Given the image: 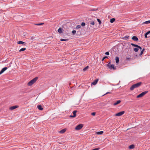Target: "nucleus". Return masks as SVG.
<instances>
[{
  "mask_svg": "<svg viewBox=\"0 0 150 150\" xmlns=\"http://www.w3.org/2000/svg\"><path fill=\"white\" fill-rule=\"evenodd\" d=\"M142 83L139 82L132 85L130 87V89L131 90H133L135 88H137L140 86L142 84Z\"/></svg>",
  "mask_w": 150,
  "mask_h": 150,
  "instance_id": "f257e3e1",
  "label": "nucleus"
},
{
  "mask_svg": "<svg viewBox=\"0 0 150 150\" xmlns=\"http://www.w3.org/2000/svg\"><path fill=\"white\" fill-rule=\"evenodd\" d=\"M38 79V77H36L35 78L31 80L28 83V86H31L32 85L33 83H34L36 82V81Z\"/></svg>",
  "mask_w": 150,
  "mask_h": 150,
  "instance_id": "f03ea898",
  "label": "nucleus"
},
{
  "mask_svg": "<svg viewBox=\"0 0 150 150\" xmlns=\"http://www.w3.org/2000/svg\"><path fill=\"white\" fill-rule=\"evenodd\" d=\"M148 93V91H146L144 92H142L139 95L137 96V98H139L142 97L144 96L145 94H146Z\"/></svg>",
  "mask_w": 150,
  "mask_h": 150,
  "instance_id": "7ed1b4c3",
  "label": "nucleus"
},
{
  "mask_svg": "<svg viewBox=\"0 0 150 150\" xmlns=\"http://www.w3.org/2000/svg\"><path fill=\"white\" fill-rule=\"evenodd\" d=\"M83 126V125L82 124H80L77 126L75 128V129L76 130H79L81 129Z\"/></svg>",
  "mask_w": 150,
  "mask_h": 150,
  "instance_id": "20e7f679",
  "label": "nucleus"
},
{
  "mask_svg": "<svg viewBox=\"0 0 150 150\" xmlns=\"http://www.w3.org/2000/svg\"><path fill=\"white\" fill-rule=\"evenodd\" d=\"M107 66L110 69H115V67H114V66L113 64H110V63L108 64Z\"/></svg>",
  "mask_w": 150,
  "mask_h": 150,
  "instance_id": "39448f33",
  "label": "nucleus"
},
{
  "mask_svg": "<svg viewBox=\"0 0 150 150\" xmlns=\"http://www.w3.org/2000/svg\"><path fill=\"white\" fill-rule=\"evenodd\" d=\"M125 113V112L124 111H122L120 112L117 113H116L115 115V116H121L122 115H123Z\"/></svg>",
  "mask_w": 150,
  "mask_h": 150,
  "instance_id": "423d86ee",
  "label": "nucleus"
},
{
  "mask_svg": "<svg viewBox=\"0 0 150 150\" xmlns=\"http://www.w3.org/2000/svg\"><path fill=\"white\" fill-rule=\"evenodd\" d=\"M77 111L74 110L73 111V115H70V117H74L76 116V113L77 112Z\"/></svg>",
  "mask_w": 150,
  "mask_h": 150,
  "instance_id": "0eeeda50",
  "label": "nucleus"
},
{
  "mask_svg": "<svg viewBox=\"0 0 150 150\" xmlns=\"http://www.w3.org/2000/svg\"><path fill=\"white\" fill-rule=\"evenodd\" d=\"M7 67H5L3 68L0 71V75L3 73L5 71H6L7 69Z\"/></svg>",
  "mask_w": 150,
  "mask_h": 150,
  "instance_id": "6e6552de",
  "label": "nucleus"
},
{
  "mask_svg": "<svg viewBox=\"0 0 150 150\" xmlns=\"http://www.w3.org/2000/svg\"><path fill=\"white\" fill-rule=\"evenodd\" d=\"M132 39L135 41H137L138 40V38L135 36H134L132 37Z\"/></svg>",
  "mask_w": 150,
  "mask_h": 150,
  "instance_id": "1a4fd4ad",
  "label": "nucleus"
},
{
  "mask_svg": "<svg viewBox=\"0 0 150 150\" xmlns=\"http://www.w3.org/2000/svg\"><path fill=\"white\" fill-rule=\"evenodd\" d=\"M98 81V79L95 80L94 81L91 83V84L95 85L96 84Z\"/></svg>",
  "mask_w": 150,
  "mask_h": 150,
  "instance_id": "9d476101",
  "label": "nucleus"
},
{
  "mask_svg": "<svg viewBox=\"0 0 150 150\" xmlns=\"http://www.w3.org/2000/svg\"><path fill=\"white\" fill-rule=\"evenodd\" d=\"M18 44H22L23 45H25L26 44V43L25 42L21 41H19L18 42Z\"/></svg>",
  "mask_w": 150,
  "mask_h": 150,
  "instance_id": "9b49d317",
  "label": "nucleus"
},
{
  "mask_svg": "<svg viewBox=\"0 0 150 150\" xmlns=\"http://www.w3.org/2000/svg\"><path fill=\"white\" fill-rule=\"evenodd\" d=\"M17 108L18 106H13L10 107V109L11 110H13Z\"/></svg>",
  "mask_w": 150,
  "mask_h": 150,
  "instance_id": "f8f14e48",
  "label": "nucleus"
},
{
  "mask_svg": "<svg viewBox=\"0 0 150 150\" xmlns=\"http://www.w3.org/2000/svg\"><path fill=\"white\" fill-rule=\"evenodd\" d=\"M66 130V129H64L59 132V133L61 134L64 133Z\"/></svg>",
  "mask_w": 150,
  "mask_h": 150,
  "instance_id": "ddd939ff",
  "label": "nucleus"
},
{
  "mask_svg": "<svg viewBox=\"0 0 150 150\" xmlns=\"http://www.w3.org/2000/svg\"><path fill=\"white\" fill-rule=\"evenodd\" d=\"M37 108L38 109L40 110H42L43 109L42 106L41 105H38L37 106Z\"/></svg>",
  "mask_w": 150,
  "mask_h": 150,
  "instance_id": "4468645a",
  "label": "nucleus"
},
{
  "mask_svg": "<svg viewBox=\"0 0 150 150\" xmlns=\"http://www.w3.org/2000/svg\"><path fill=\"white\" fill-rule=\"evenodd\" d=\"M120 102L121 101L120 100H118L116 102H115L114 103V105H117L120 103Z\"/></svg>",
  "mask_w": 150,
  "mask_h": 150,
  "instance_id": "2eb2a0df",
  "label": "nucleus"
},
{
  "mask_svg": "<svg viewBox=\"0 0 150 150\" xmlns=\"http://www.w3.org/2000/svg\"><path fill=\"white\" fill-rule=\"evenodd\" d=\"M116 62L117 64H118L119 62V58L118 57H116L115 58Z\"/></svg>",
  "mask_w": 150,
  "mask_h": 150,
  "instance_id": "dca6fc26",
  "label": "nucleus"
},
{
  "mask_svg": "<svg viewBox=\"0 0 150 150\" xmlns=\"http://www.w3.org/2000/svg\"><path fill=\"white\" fill-rule=\"evenodd\" d=\"M129 148L130 149H134V146L133 144L129 146Z\"/></svg>",
  "mask_w": 150,
  "mask_h": 150,
  "instance_id": "f3484780",
  "label": "nucleus"
},
{
  "mask_svg": "<svg viewBox=\"0 0 150 150\" xmlns=\"http://www.w3.org/2000/svg\"><path fill=\"white\" fill-rule=\"evenodd\" d=\"M149 23H150V20L145 21V22H144L142 23V24H149Z\"/></svg>",
  "mask_w": 150,
  "mask_h": 150,
  "instance_id": "a211bd4d",
  "label": "nucleus"
},
{
  "mask_svg": "<svg viewBox=\"0 0 150 150\" xmlns=\"http://www.w3.org/2000/svg\"><path fill=\"white\" fill-rule=\"evenodd\" d=\"M67 26L66 24H64L63 25V28L65 29H67Z\"/></svg>",
  "mask_w": 150,
  "mask_h": 150,
  "instance_id": "6ab92c4d",
  "label": "nucleus"
},
{
  "mask_svg": "<svg viewBox=\"0 0 150 150\" xmlns=\"http://www.w3.org/2000/svg\"><path fill=\"white\" fill-rule=\"evenodd\" d=\"M58 31L59 33H61L62 32V28H59L58 30Z\"/></svg>",
  "mask_w": 150,
  "mask_h": 150,
  "instance_id": "aec40b11",
  "label": "nucleus"
},
{
  "mask_svg": "<svg viewBox=\"0 0 150 150\" xmlns=\"http://www.w3.org/2000/svg\"><path fill=\"white\" fill-rule=\"evenodd\" d=\"M133 50L135 52H137L138 51L139 49L137 47L133 49Z\"/></svg>",
  "mask_w": 150,
  "mask_h": 150,
  "instance_id": "412c9836",
  "label": "nucleus"
},
{
  "mask_svg": "<svg viewBox=\"0 0 150 150\" xmlns=\"http://www.w3.org/2000/svg\"><path fill=\"white\" fill-rule=\"evenodd\" d=\"M26 48H22L20 50H19V52H21V51H25L26 50Z\"/></svg>",
  "mask_w": 150,
  "mask_h": 150,
  "instance_id": "4be33fe9",
  "label": "nucleus"
},
{
  "mask_svg": "<svg viewBox=\"0 0 150 150\" xmlns=\"http://www.w3.org/2000/svg\"><path fill=\"white\" fill-rule=\"evenodd\" d=\"M115 20V19L114 18H112L110 20V22L111 23H113Z\"/></svg>",
  "mask_w": 150,
  "mask_h": 150,
  "instance_id": "5701e85b",
  "label": "nucleus"
},
{
  "mask_svg": "<svg viewBox=\"0 0 150 150\" xmlns=\"http://www.w3.org/2000/svg\"><path fill=\"white\" fill-rule=\"evenodd\" d=\"M145 50V49L144 48L141 52L140 53V54H139V55L140 56H141V55H142V54H143V52H144V50Z\"/></svg>",
  "mask_w": 150,
  "mask_h": 150,
  "instance_id": "b1692460",
  "label": "nucleus"
},
{
  "mask_svg": "<svg viewBox=\"0 0 150 150\" xmlns=\"http://www.w3.org/2000/svg\"><path fill=\"white\" fill-rule=\"evenodd\" d=\"M88 68V66H87L83 69V71H85Z\"/></svg>",
  "mask_w": 150,
  "mask_h": 150,
  "instance_id": "393cba45",
  "label": "nucleus"
},
{
  "mask_svg": "<svg viewBox=\"0 0 150 150\" xmlns=\"http://www.w3.org/2000/svg\"><path fill=\"white\" fill-rule=\"evenodd\" d=\"M43 24H44L43 23H38V24L36 23V24H35V25L40 26V25H43Z\"/></svg>",
  "mask_w": 150,
  "mask_h": 150,
  "instance_id": "a878e982",
  "label": "nucleus"
},
{
  "mask_svg": "<svg viewBox=\"0 0 150 150\" xmlns=\"http://www.w3.org/2000/svg\"><path fill=\"white\" fill-rule=\"evenodd\" d=\"M103 131H100L98 132L97 133L98 134H101L103 133Z\"/></svg>",
  "mask_w": 150,
  "mask_h": 150,
  "instance_id": "bb28decb",
  "label": "nucleus"
},
{
  "mask_svg": "<svg viewBox=\"0 0 150 150\" xmlns=\"http://www.w3.org/2000/svg\"><path fill=\"white\" fill-rule=\"evenodd\" d=\"M129 36H125L123 38V39L125 40L128 39Z\"/></svg>",
  "mask_w": 150,
  "mask_h": 150,
  "instance_id": "cd10ccee",
  "label": "nucleus"
},
{
  "mask_svg": "<svg viewBox=\"0 0 150 150\" xmlns=\"http://www.w3.org/2000/svg\"><path fill=\"white\" fill-rule=\"evenodd\" d=\"M131 45L132 46H134V47H137V46H138V45H135V44H133V43H131Z\"/></svg>",
  "mask_w": 150,
  "mask_h": 150,
  "instance_id": "c85d7f7f",
  "label": "nucleus"
},
{
  "mask_svg": "<svg viewBox=\"0 0 150 150\" xmlns=\"http://www.w3.org/2000/svg\"><path fill=\"white\" fill-rule=\"evenodd\" d=\"M76 33V30H74L72 31V33L73 35H74Z\"/></svg>",
  "mask_w": 150,
  "mask_h": 150,
  "instance_id": "c756f323",
  "label": "nucleus"
},
{
  "mask_svg": "<svg viewBox=\"0 0 150 150\" xmlns=\"http://www.w3.org/2000/svg\"><path fill=\"white\" fill-rule=\"evenodd\" d=\"M97 20L99 22V24H100L101 23V21L99 19H97Z\"/></svg>",
  "mask_w": 150,
  "mask_h": 150,
  "instance_id": "7c9ffc66",
  "label": "nucleus"
},
{
  "mask_svg": "<svg viewBox=\"0 0 150 150\" xmlns=\"http://www.w3.org/2000/svg\"><path fill=\"white\" fill-rule=\"evenodd\" d=\"M81 28V26L80 25H78L76 27V28L77 29H78L80 28Z\"/></svg>",
  "mask_w": 150,
  "mask_h": 150,
  "instance_id": "2f4dec72",
  "label": "nucleus"
},
{
  "mask_svg": "<svg viewBox=\"0 0 150 150\" xmlns=\"http://www.w3.org/2000/svg\"><path fill=\"white\" fill-rule=\"evenodd\" d=\"M81 25L82 26H84L85 25V23L84 22H82L81 23Z\"/></svg>",
  "mask_w": 150,
  "mask_h": 150,
  "instance_id": "473e14b6",
  "label": "nucleus"
},
{
  "mask_svg": "<svg viewBox=\"0 0 150 150\" xmlns=\"http://www.w3.org/2000/svg\"><path fill=\"white\" fill-rule=\"evenodd\" d=\"M90 23L92 25H94L95 24L94 22L93 21L90 22Z\"/></svg>",
  "mask_w": 150,
  "mask_h": 150,
  "instance_id": "72a5a7b5",
  "label": "nucleus"
},
{
  "mask_svg": "<svg viewBox=\"0 0 150 150\" xmlns=\"http://www.w3.org/2000/svg\"><path fill=\"white\" fill-rule=\"evenodd\" d=\"M96 113L95 112H93L91 113V115L93 116H95L96 115Z\"/></svg>",
  "mask_w": 150,
  "mask_h": 150,
  "instance_id": "f704fd0d",
  "label": "nucleus"
},
{
  "mask_svg": "<svg viewBox=\"0 0 150 150\" xmlns=\"http://www.w3.org/2000/svg\"><path fill=\"white\" fill-rule=\"evenodd\" d=\"M108 58V57H107V56H105V57H104L103 58V59H102V61H103V60H104L105 59H106V58Z\"/></svg>",
  "mask_w": 150,
  "mask_h": 150,
  "instance_id": "c9c22d12",
  "label": "nucleus"
},
{
  "mask_svg": "<svg viewBox=\"0 0 150 150\" xmlns=\"http://www.w3.org/2000/svg\"><path fill=\"white\" fill-rule=\"evenodd\" d=\"M147 35L146 34V33L145 34L144 36L146 38H147L148 37L147 36ZM150 37V35L148 37Z\"/></svg>",
  "mask_w": 150,
  "mask_h": 150,
  "instance_id": "e433bc0d",
  "label": "nucleus"
},
{
  "mask_svg": "<svg viewBox=\"0 0 150 150\" xmlns=\"http://www.w3.org/2000/svg\"><path fill=\"white\" fill-rule=\"evenodd\" d=\"M137 47L138 48V49L139 48L140 50H141L142 49V47L138 45Z\"/></svg>",
  "mask_w": 150,
  "mask_h": 150,
  "instance_id": "4c0bfd02",
  "label": "nucleus"
},
{
  "mask_svg": "<svg viewBox=\"0 0 150 150\" xmlns=\"http://www.w3.org/2000/svg\"><path fill=\"white\" fill-rule=\"evenodd\" d=\"M67 40L66 39H61L60 40L61 41H65L66 40Z\"/></svg>",
  "mask_w": 150,
  "mask_h": 150,
  "instance_id": "58836bf2",
  "label": "nucleus"
},
{
  "mask_svg": "<svg viewBox=\"0 0 150 150\" xmlns=\"http://www.w3.org/2000/svg\"><path fill=\"white\" fill-rule=\"evenodd\" d=\"M105 54L107 55H109V53L108 52H107L105 53Z\"/></svg>",
  "mask_w": 150,
  "mask_h": 150,
  "instance_id": "ea45409f",
  "label": "nucleus"
},
{
  "mask_svg": "<svg viewBox=\"0 0 150 150\" xmlns=\"http://www.w3.org/2000/svg\"><path fill=\"white\" fill-rule=\"evenodd\" d=\"M146 34L149 35L150 33V31H149L148 32H147V33H146Z\"/></svg>",
  "mask_w": 150,
  "mask_h": 150,
  "instance_id": "a19ab883",
  "label": "nucleus"
},
{
  "mask_svg": "<svg viewBox=\"0 0 150 150\" xmlns=\"http://www.w3.org/2000/svg\"><path fill=\"white\" fill-rule=\"evenodd\" d=\"M110 93V92H108L106 93L105 94H107L108 93Z\"/></svg>",
  "mask_w": 150,
  "mask_h": 150,
  "instance_id": "79ce46f5",
  "label": "nucleus"
},
{
  "mask_svg": "<svg viewBox=\"0 0 150 150\" xmlns=\"http://www.w3.org/2000/svg\"><path fill=\"white\" fill-rule=\"evenodd\" d=\"M129 59V58H127V60H128Z\"/></svg>",
  "mask_w": 150,
  "mask_h": 150,
  "instance_id": "37998d69",
  "label": "nucleus"
},
{
  "mask_svg": "<svg viewBox=\"0 0 150 150\" xmlns=\"http://www.w3.org/2000/svg\"><path fill=\"white\" fill-rule=\"evenodd\" d=\"M31 39H33V37H32V38H31Z\"/></svg>",
  "mask_w": 150,
  "mask_h": 150,
  "instance_id": "c03bdc74",
  "label": "nucleus"
}]
</instances>
